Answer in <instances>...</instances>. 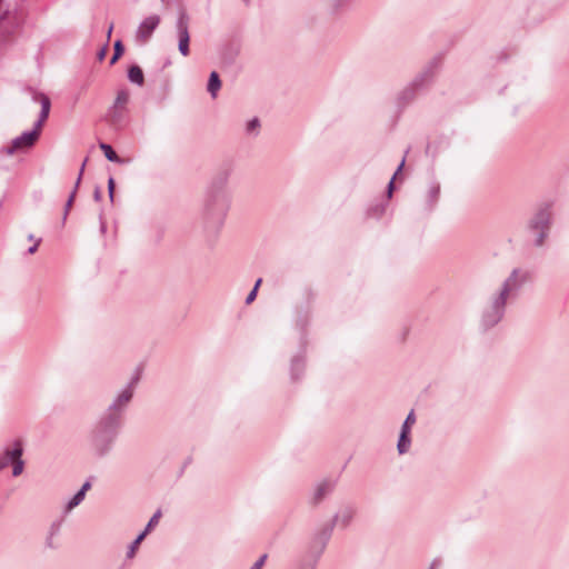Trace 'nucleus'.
<instances>
[{"label": "nucleus", "instance_id": "1", "mask_svg": "<svg viewBox=\"0 0 569 569\" xmlns=\"http://www.w3.org/2000/svg\"><path fill=\"white\" fill-rule=\"evenodd\" d=\"M121 427L117 418L100 417L90 432V448L96 457L102 458L111 452Z\"/></svg>", "mask_w": 569, "mask_h": 569}, {"label": "nucleus", "instance_id": "2", "mask_svg": "<svg viewBox=\"0 0 569 569\" xmlns=\"http://www.w3.org/2000/svg\"><path fill=\"white\" fill-rule=\"evenodd\" d=\"M33 100L40 102L41 104L39 119L34 122L32 130L26 131L19 137L14 138L11 141V144L6 148V153L9 156L13 154L17 151H23L33 147L40 137L44 121L49 117L51 108L50 98L44 93L33 92Z\"/></svg>", "mask_w": 569, "mask_h": 569}, {"label": "nucleus", "instance_id": "3", "mask_svg": "<svg viewBox=\"0 0 569 569\" xmlns=\"http://www.w3.org/2000/svg\"><path fill=\"white\" fill-rule=\"evenodd\" d=\"M552 204L543 202L539 204L528 220L527 230L532 237L533 246L540 248L545 244L552 226Z\"/></svg>", "mask_w": 569, "mask_h": 569}, {"label": "nucleus", "instance_id": "4", "mask_svg": "<svg viewBox=\"0 0 569 569\" xmlns=\"http://www.w3.org/2000/svg\"><path fill=\"white\" fill-rule=\"evenodd\" d=\"M230 207V197L227 192L207 190L203 200V218L211 228H218L223 223Z\"/></svg>", "mask_w": 569, "mask_h": 569}, {"label": "nucleus", "instance_id": "5", "mask_svg": "<svg viewBox=\"0 0 569 569\" xmlns=\"http://www.w3.org/2000/svg\"><path fill=\"white\" fill-rule=\"evenodd\" d=\"M441 64V57L432 58L426 67L419 72L409 86H407L400 93L399 100L405 103L410 102L419 90L427 88L435 79Z\"/></svg>", "mask_w": 569, "mask_h": 569}, {"label": "nucleus", "instance_id": "6", "mask_svg": "<svg viewBox=\"0 0 569 569\" xmlns=\"http://www.w3.org/2000/svg\"><path fill=\"white\" fill-rule=\"evenodd\" d=\"M141 378V369L137 368L133 376L127 386L116 396L112 402L107 408L106 412L102 415L103 417L117 418L119 423H123V416L126 409L131 402L134 393V389L139 383Z\"/></svg>", "mask_w": 569, "mask_h": 569}, {"label": "nucleus", "instance_id": "7", "mask_svg": "<svg viewBox=\"0 0 569 569\" xmlns=\"http://www.w3.org/2000/svg\"><path fill=\"white\" fill-rule=\"evenodd\" d=\"M508 301L498 293L493 292L486 306L482 308L480 316V327L489 330L496 327L505 317Z\"/></svg>", "mask_w": 569, "mask_h": 569}, {"label": "nucleus", "instance_id": "8", "mask_svg": "<svg viewBox=\"0 0 569 569\" xmlns=\"http://www.w3.org/2000/svg\"><path fill=\"white\" fill-rule=\"evenodd\" d=\"M531 279V272L527 269L515 268L510 274L503 280L499 289L496 291L507 301L518 298L523 286Z\"/></svg>", "mask_w": 569, "mask_h": 569}, {"label": "nucleus", "instance_id": "9", "mask_svg": "<svg viewBox=\"0 0 569 569\" xmlns=\"http://www.w3.org/2000/svg\"><path fill=\"white\" fill-rule=\"evenodd\" d=\"M160 23V17L158 14H152L147 17L138 27V30L136 32V39L139 42H147L153 31L158 28Z\"/></svg>", "mask_w": 569, "mask_h": 569}, {"label": "nucleus", "instance_id": "10", "mask_svg": "<svg viewBox=\"0 0 569 569\" xmlns=\"http://www.w3.org/2000/svg\"><path fill=\"white\" fill-rule=\"evenodd\" d=\"M333 523H326L317 530L311 539L310 548L321 553L331 538Z\"/></svg>", "mask_w": 569, "mask_h": 569}, {"label": "nucleus", "instance_id": "11", "mask_svg": "<svg viewBox=\"0 0 569 569\" xmlns=\"http://www.w3.org/2000/svg\"><path fill=\"white\" fill-rule=\"evenodd\" d=\"M23 446L20 440L13 441V443L7 447L0 455V471L12 463L18 457H22Z\"/></svg>", "mask_w": 569, "mask_h": 569}, {"label": "nucleus", "instance_id": "12", "mask_svg": "<svg viewBox=\"0 0 569 569\" xmlns=\"http://www.w3.org/2000/svg\"><path fill=\"white\" fill-rule=\"evenodd\" d=\"M106 120L116 129L123 128L127 122V109L111 106L106 114Z\"/></svg>", "mask_w": 569, "mask_h": 569}, {"label": "nucleus", "instance_id": "13", "mask_svg": "<svg viewBox=\"0 0 569 569\" xmlns=\"http://www.w3.org/2000/svg\"><path fill=\"white\" fill-rule=\"evenodd\" d=\"M355 515L356 509L351 506H346L335 515L330 523H333V527L338 525L341 528H347L351 523Z\"/></svg>", "mask_w": 569, "mask_h": 569}, {"label": "nucleus", "instance_id": "14", "mask_svg": "<svg viewBox=\"0 0 569 569\" xmlns=\"http://www.w3.org/2000/svg\"><path fill=\"white\" fill-rule=\"evenodd\" d=\"M336 480L333 479H325L321 482H319L316 487L315 493H313V503L317 505L320 501H322L328 495H330L335 487H336Z\"/></svg>", "mask_w": 569, "mask_h": 569}, {"label": "nucleus", "instance_id": "15", "mask_svg": "<svg viewBox=\"0 0 569 569\" xmlns=\"http://www.w3.org/2000/svg\"><path fill=\"white\" fill-rule=\"evenodd\" d=\"M230 173H231L230 168H222L221 170H219L217 172V174L214 176V178L212 179L208 189L212 190V191H218V192H227L226 186L228 183Z\"/></svg>", "mask_w": 569, "mask_h": 569}, {"label": "nucleus", "instance_id": "16", "mask_svg": "<svg viewBox=\"0 0 569 569\" xmlns=\"http://www.w3.org/2000/svg\"><path fill=\"white\" fill-rule=\"evenodd\" d=\"M176 29H177L179 40H190L189 16L184 9L179 10L178 19L176 22Z\"/></svg>", "mask_w": 569, "mask_h": 569}, {"label": "nucleus", "instance_id": "17", "mask_svg": "<svg viewBox=\"0 0 569 569\" xmlns=\"http://www.w3.org/2000/svg\"><path fill=\"white\" fill-rule=\"evenodd\" d=\"M440 198V184L437 181L430 183L426 194V208L432 210Z\"/></svg>", "mask_w": 569, "mask_h": 569}, {"label": "nucleus", "instance_id": "18", "mask_svg": "<svg viewBox=\"0 0 569 569\" xmlns=\"http://www.w3.org/2000/svg\"><path fill=\"white\" fill-rule=\"evenodd\" d=\"M86 162H87V160H84V161H83V163H82V166H81V168H80V172H79V176H78V178H77V181H76L74 188H73L72 192L70 193V196H69V198H68L67 202H66L64 211H63V221L67 219L68 213H69V211H70V209H71V207H72V203H73V201H74L76 193H77V189H78V187H79V184H80V182H81L82 173H83V171H84Z\"/></svg>", "mask_w": 569, "mask_h": 569}, {"label": "nucleus", "instance_id": "19", "mask_svg": "<svg viewBox=\"0 0 569 569\" xmlns=\"http://www.w3.org/2000/svg\"><path fill=\"white\" fill-rule=\"evenodd\" d=\"M100 149L102 150L104 157L111 161V162H116V163H120V164H123V163H127L128 160L127 159H123L121 157H119L117 154V152L113 150V148L108 144V143H104V142H101L99 144Z\"/></svg>", "mask_w": 569, "mask_h": 569}, {"label": "nucleus", "instance_id": "20", "mask_svg": "<svg viewBox=\"0 0 569 569\" xmlns=\"http://www.w3.org/2000/svg\"><path fill=\"white\" fill-rule=\"evenodd\" d=\"M221 88V80L218 72L212 71L209 76L207 90L212 98L217 97L218 91Z\"/></svg>", "mask_w": 569, "mask_h": 569}, {"label": "nucleus", "instance_id": "21", "mask_svg": "<svg viewBox=\"0 0 569 569\" xmlns=\"http://www.w3.org/2000/svg\"><path fill=\"white\" fill-rule=\"evenodd\" d=\"M128 79L138 86H142L144 83V77L142 69L133 64L128 69Z\"/></svg>", "mask_w": 569, "mask_h": 569}, {"label": "nucleus", "instance_id": "22", "mask_svg": "<svg viewBox=\"0 0 569 569\" xmlns=\"http://www.w3.org/2000/svg\"><path fill=\"white\" fill-rule=\"evenodd\" d=\"M61 526H62V520H57V521H53L49 528V533H48V537L46 539V546L48 548H56V545L53 542V539L54 537H57L61 530Z\"/></svg>", "mask_w": 569, "mask_h": 569}, {"label": "nucleus", "instance_id": "23", "mask_svg": "<svg viewBox=\"0 0 569 569\" xmlns=\"http://www.w3.org/2000/svg\"><path fill=\"white\" fill-rule=\"evenodd\" d=\"M411 445L410 433H407L406 430H401L397 443V449L400 455H403L409 451Z\"/></svg>", "mask_w": 569, "mask_h": 569}, {"label": "nucleus", "instance_id": "24", "mask_svg": "<svg viewBox=\"0 0 569 569\" xmlns=\"http://www.w3.org/2000/svg\"><path fill=\"white\" fill-rule=\"evenodd\" d=\"M129 99H130V93L127 89H121L118 91L117 93V97H116V100L113 102V107H119V108H123V109H127V104L129 102Z\"/></svg>", "mask_w": 569, "mask_h": 569}, {"label": "nucleus", "instance_id": "25", "mask_svg": "<svg viewBox=\"0 0 569 569\" xmlns=\"http://www.w3.org/2000/svg\"><path fill=\"white\" fill-rule=\"evenodd\" d=\"M303 368H305V361H303L302 357H300V356L295 357L291 361V378L293 380L298 379L299 373L302 372Z\"/></svg>", "mask_w": 569, "mask_h": 569}, {"label": "nucleus", "instance_id": "26", "mask_svg": "<svg viewBox=\"0 0 569 569\" xmlns=\"http://www.w3.org/2000/svg\"><path fill=\"white\" fill-rule=\"evenodd\" d=\"M83 499H84L83 493L78 490V492L76 495H73V497L66 505L64 512L66 513L70 512L73 508L79 506L83 501Z\"/></svg>", "mask_w": 569, "mask_h": 569}, {"label": "nucleus", "instance_id": "27", "mask_svg": "<svg viewBox=\"0 0 569 569\" xmlns=\"http://www.w3.org/2000/svg\"><path fill=\"white\" fill-rule=\"evenodd\" d=\"M124 52V47L121 42V40H117L113 44V54L110 59V64H114L123 54Z\"/></svg>", "mask_w": 569, "mask_h": 569}, {"label": "nucleus", "instance_id": "28", "mask_svg": "<svg viewBox=\"0 0 569 569\" xmlns=\"http://www.w3.org/2000/svg\"><path fill=\"white\" fill-rule=\"evenodd\" d=\"M146 538V532H141L140 535H138V537L131 542V545L129 546V549H128V552H127V557L128 558H133L134 555H136V551L139 547V545L142 542V540Z\"/></svg>", "mask_w": 569, "mask_h": 569}, {"label": "nucleus", "instance_id": "29", "mask_svg": "<svg viewBox=\"0 0 569 569\" xmlns=\"http://www.w3.org/2000/svg\"><path fill=\"white\" fill-rule=\"evenodd\" d=\"M11 466H12V476L13 477L20 476L24 468V462L22 460V457H18L17 459H14L12 461Z\"/></svg>", "mask_w": 569, "mask_h": 569}, {"label": "nucleus", "instance_id": "30", "mask_svg": "<svg viewBox=\"0 0 569 569\" xmlns=\"http://www.w3.org/2000/svg\"><path fill=\"white\" fill-rule=\"evenodd\" d=\"M160 517H161V511L160 510H157L153 516L150 518L149 522L147 523L144 530L142 532H146V536L148 535V532L158 525L159 520H160Z\"/></svg>", "mask_w": 569, "mask_h": 569}, {"label": "nucleus", "instance_id": "31", "mask_svg": "<svg viewBox=\"0 0 569 569\" xmlns=\"http://www.w3.org/2000/svg\"><path fill=\"white\" fill-rule=\"evenodd\" d=\"M403 166H405V159L401 160V162L398 166L395 174L392 176L391 180L388 183V189H387L388 198H391V196H392L393 188H395L393 182H395L396 176L402 170Z\"/></svg>", "mask_w": 569, "mask_h": 569}, {"label": "nucleus", "instance_id": "32", "mask_svg": "<svg viewBox=\"0 0 569 569\" xmlns=\"http://www.w3.org/2000/svg\"><path fill=\"white\" fill-rule=\"evenodd\" d=\"M416 422V416L413 410H411L406 420L402 423L401 430H406L407 433H410L411 426Z\"/></svg>", "mask_w": 569, "mask_h": 569}, {"label": "nucleus", "instance_id": "33", "mask_svg": "<svg viewBox=\"0 0 569 569\" xmlns=\"http://www.w3.org/2000/svg\"><path fill=\"white\" fill-rule=\"evenodd\" d=\"M189 42L190 40H179L178 49L183 57H187L190 53Z\"/></svg>", "mask_w": 569, "mask_h": 569}, {"label": "nucleus", "instance_id": "34", "mask_svg": "<svg viewBox=\"0 0 569 569\" xmlns=\"http://www.w3.org/2000/svg\"><path fill=\"white\" fill-rule=\"evenodd\" d=\"M260 127V122H259V119L258 118H253L251 119L248 123H247V132L248 133H251L253 132L254 130H257L258 128Z\"/></svg>", "mask_w": 569, "mask_h": 569}, {"label": "nucleus", "instance_id": "35", "mask_svg": "<svg viewBox=\"0 0 569 569\" xmlns=\"http://www.w3.org/2000/svg\"><path fill=\"white\" fill-rule=\"evenodd\" d=\"M114 187H116L114 179L112 177H110L108 179V193H109V198L111 201H113V197H114Z\"/></svg>", "mask_w": 569, "mask_h": 569}, {"label": "nucleus", "instance_id": "36", "mask_svg": "<svg viewBox=\"0 0 569 569\" xmlns=\"http://www.w3.org/2000/svg\"><path fill=\"white\" fill-rule=\"evenodd\" d=\"M268 556L267 553L262 555L252 566L250 569H261L267 560Z\"/></svg>", "mask_w": 569, "mask_h": 569}, {"label": "nucleus", "instance_id": "37", "mask_svg": "<svg viewBox=\"0 0 569 569\" xmlns=\"http://www.w3.org/2000/svg\"><path fill=\"white\" fill-rule=\"evenodd\" d=\"M257 287H253L246 298V303L250 305L251 302H253L254 299L257 298Z\"/></svg>", "mask_w": 569, "mask_h": 569}, {"label": "nucleus", "instance_id": "38", "mask_svg": "<svg viewBox=\"0 0 569 569\" xmlns=\"http://www.w3.org/2000/svg\"><path fill=\"white\" fill-rule=\"evenodd\" d=\"M107 51H108V46L106 44V46H103V47L98 51V53H97V59H98L99 61H102V60L104 59L106 54H107Z\"/></svg>", "mask_w": 569, "mask_h": 569}, {"label": "nucleus", "instance_id": "39", "mask_svg": "<svg viewBox=\"0 0 569 569\" xmlns=\"http://www.w3.org/2000/svg\"><path fill=\"white\" fill-rule=\"evenodd\" d=\"M351 0H335L333 7L336 9H340L345 4L349 3Z\"/></svg>", "mask_w": 569, "mask_h": 569}, {"label": "nucleus", "instance_id": "40", "mask_svg": "<svg viewBox=\"0 0 569 569\" xmlns=\"http://www.w3.org/2000/svg\"><path fill=\"white\" fill-rule=\"evenodd\" d=\"M90 488H91V483H90V481H86V482L81 486V488L79 489V491H80V492H82V493H83V496L86 497V493H87V491H88Z\"/></svg>", "mask_w": 569, "mask_h": 569}, {"label": "nucleus", "instance_id": "41", "mask_svg": "<svg viewBox=\"0 0 569 569\" xmlns=\"http://www.w3.org/2000/svg\"><path fill=\"white\" fill-rule=\"evenodd\" d=\"M40 242H41V239H37L34 244L28 249V253L33 254L37 251Z\"/></svg>", "mask_w": 569, "mask_h": 569}, {"label": "nucleus", "instance_id": "42", "mask_svg": "<svg viewBox=\"0 0 569 569\" xmlns=\"http://www.w3.org/2000/svg\"><path fill=\"white\" fill-rule=\"evenodd\" d=\"M440 566H441V560L437 558L431 562L430 569H438V568H440Z\"/></svg>", "mask_w": 569, "mask_h": 569}, {"label": "nucleus", "instance_id": "43", "mask_svg": "<svg viewBox=\"0 0 569 569\" xmlns=\"http://www.w3.org/2000/svg\"><path fill=\"white\" fill-rule=\"evenodd\" d=\"M94 200L99 201L101 199V190L97 187L93 191Z\"/></svg>", "mask_w": 569, "mask_h": 569}, {"label": "nucleus", "instance_id": "44", "mask_svg": "<svg viewBox=\"0 0 569 569\" xmlns=\"http://www.w3.org/2000/svg\"><path fill=\"white\" fill-rule=\"evenodd\" d=\"M383 210H385L383 206L377 207L375 209V214L379 216V214H381L383 212Z\"/></svg>", "mask_w": 569, "mask_h": 569}, {"label": "nucleus", "instance_id": "45", "mask_svg": "<svg viewBox=\"0 0 569 569\" xmlns=\"http://www.w3.org/2000/svg\"><path fill=\"white\" fill-rule=\"evenodd\" d=\"M112 29H113V24L111 23L109 26V29H108V32H107L108 39H110V37H111Z\"/></svg>", "mask_w": 569, "mask_h": 569}, {"label": "nucleus", "instance_id": "46", "mask_svg": "<svg viewBox=\"0 0 569 569\" xmlns=\"http://www.w3.org/2000/svg\"><path fill=\"white\" fill-rule=\"evenodd\" d=\"M261 282H262L261 278L257 279V281H256L254 286H253V287H257V291L259 290V287L261 284Z\"/></svg>", "mask_w": 569, "mask_h": 569}, {"label": "nucleus", "instance_id": "47", "mask_svg": "<svg viewBox=\"0 0 569 569\" xmlns=\"http://www.w3.org/2000/svg\"><path fill=\"white\" fill-rule=\"evenodd\" d=\"M101 230L104 231L106 230V224L104 222H101Z\"/></svg>", "mask_w": 569, "mask_h": 569}, {"label": "nucleus", "instance_id": "48", "mask_svg": "<svg viewBox=\"0 0 569 569\" xmlns=\"http://www.w3.org/2000/svg\"><path fill=\"white\" fill-rule=\"evenodd\" d=\"M28 239H29L30 241H33V239H34V238H33V234H30V236L28 237Z\"/></svg>", "mask_w": 569, "mask_h": 569}, {"label": "nucleus", "instance_id": "49", "mask_svg": "<svg viewBox=\"0 0 569 569\" xmlns=\"http://www.w3.org/2000/svg\"><path fill=\"white\" fill-rule=\"evenodd\" d=\"M243 1H244L246 3H248V2H249V0H243Z\"/></svg>", "mask_w": 569, "mask_h": 569}]
</instances>
